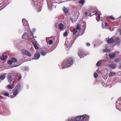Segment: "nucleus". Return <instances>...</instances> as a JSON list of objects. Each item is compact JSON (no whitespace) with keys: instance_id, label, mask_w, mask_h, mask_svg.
<instances>
[{"instance_id":"f257e3e1","label":"nucleus","mask_w":121,"mask_h":121,"mask_svg":"<svg viewBox=\"0 0 121 121\" xmlns=\"http://www.w3.org/2000/svg\"><path fill=\"white\" fill-rule=\"evenodd\" d=\"M73 62V58L69 57L64 60L62 63L61 66L62 69L67 68L71 65Z\"/></svg>"},{"instance_id":"f03ea898","label":"nucleus","mask_w":121,"mask_h":121,"mask_svg":"<svg viewBox=\"0 0 121 121\" xmlns=\"http://www.w3.org/2000/svg\"><path fill=\"white\" fill-rule=\"evenodd\" d=\"M97 11L94 8H91L89 10L85 13V14L86 15H87L88 16H91L95 14H96L97 13Z\"/></svg>"},{"instance_id":"7ed1b4c3","label":"nucleus","mask_w":121,"mask_h":121,"mask_svg":"<svg viewBox=\"0 0 121 121\" xmlns=\"http://www.w3.org/2000/svg\"><path fill=\"white\" fill-rule=\"evenodd\" d=\"M83 115L78 116L76 117L75 118H71L69 119L68 121H84L83 120Z\"/></svg>"},{"instance_id":"20e7f679","label":"nucleus","mask_w":121,"mask_h":121,"mask_svg":"<svg viewBox=\"0 0 121 121\" xmlns=\"http://www.w3.org/2000/svg\"><path fill=\"white\" fill-rule=\"evenodd\" d=\"M79 15V12L78 11H76L70 17V19L72 21H76L77 20Z\"/></svg>"},{"instance_id":"39448f33","label":"nucleus","mask_w":121,"mask_h":121,"mask_svg":"<svg viewBox=\"0 0 121 121\" xmlns=\"http://www.w3.org/2000/svg\"><path fill=\"white\" fill-rule=\"evenodd\" d=\"M22 53L24 55H26L29 57H31V55L30 53L27 50L22 49L21 51Z\"/></svg>"},{"instance_id":"423d86ee","label":"nucleus","mask_w":121,"mask_h":121,"mask_svg":"<svg viewBox=\"0 0 121 121\" xmlns=\"http://www.w3.org/2000/svg\"><path fill=\"white\" fill-rule=\"evenodd\" d=\"M78 54V56L80 57L86 56V54H84L83 51L82 49L79 50V52Z\"/></svg>"},{"instance_id":"0eeeda50","label":"nucleus","mask_w":121,"mask_h":121,"mask_svg":"<svg viewBox=\"0 0 121 121\" xmlns=\"http://www.w3.org/2000/svg\"><path fill=\"white\" fill-rule=\"evenodd\" d=\"M35 41H34L32 39L31 41L32 42L35 48L37 49H39V47L37 44V42L36 40Z\"/></svg>"},{"instance_id":"6e6552de","label":"nucleus","mask_w":121,"mask_h":121,"mask_svg":"<svg viewBox=\"0 0 121 121\" xmlns=\"http://www.w3.org/2000/svg\"><path fill=\"white\" fill-rule=\"evenodd\" d=\"M113 37H112L111 38L108 39L107 40V42L108 43H113L115 41V40L113 38Z\"/></svg>"},{"instance_id":"1a4fd4ad","label":"nucleus","mask_w":121,"mask_h":121,"mask_svg":"<svg viewBox=\"0 0 121 121\" xmlns=\"http://www.w3.org/2000/svg\"><path fill=\"white\" fill-rule=\"evenodd\" d=\"M22 21L23 23V25L25 28H26L28 26V22L25 19H22Z\"/></svg>"},{"instance_id":"9d476101","label":"nucleus","mask_w":121,"mask_h":121,"mask_svg":"<svg viewBox=\"0 0 121 121\" xmlns=\"http://www.w3.org/2000/svg\"><path fill=\"white\" fill-rule=\"evenodd\" d=\"M13 78L12 76L10 74H9L7 77L8 82L10 83L13 80Z\"/></svg>"},{"instance_id":"9b49d317","label":"nucleus","mask_w":121,"mask_h":121,"mask_svg":"<svg viewBox=\"0 0 121 121\" xmlns=\"http://www.w3.org/2000/svg\"><path fill=\"white\" fill-rule=\"evenodd\" d=\"M108 66L112 68V69H114L116 68V65L115 64H109L108 65Z\"/></svg>"},{"instance_id":"f8f14e48","label":"nucleus","mask_w":121,"mask_h":121,"mask_svg":"<svg viewBox=\"0 0 121 121\" xmlns=\"http://www.w3.org/2000/svg\"><path fill=\"white\" fill-rule=\"evenodd\" d=\"M34 56L35 59L37 60L40 57V55L38 53H36L35 54Z\"/></svg>"},{"instance_id":"ddd939ff","label":"nucleus","mask_w":121,"mask_h":121,"mask_svg":"<svg viewBox=\"0 0 121 121\" xmlns=\"http://www.w3.org/2000/svg\"><path fill=\"white\" fill-rule=\"evenodd\" d=\"M58 27L59 29L62 30L64 29V26L62 23H60L58 24Z\"/></svg>"},{"instance_id":"4468645a","label":"nucleus","mask_w":121,"mask_h":121,"mask_svg":"<svg viewBox=\"0 0 121 121\" xmlns=\"http://www.w3.org/2000/svg\"><path fill=\"white\" fill-rule=\"evenodd\" d=\"M83 115L84 117L83 120L84 121H88L89 118V116L86 115Z\"/></svg>"},{"instance_id":"2eb2a0df","label":"nucleus","mask_w":121,"mask_h":121,"mask_svg":"<svg viewBox=\"0 0 121 121\" xmlns=\"http://www.w3.org/2000/svg\"><path fill=\"white\" fill-rule=\"evenodd\" d=\"M116 73L114 72H110L109 75V77H110L112 76L115 75Z\"/></svg>"},{"instance_id":"dca6fc26","label":"nucleus","mask_w":121,"mask_h":121,"mask_svg":"<svg viewBox=\"0 0 121 121\" xmlns=\"http://www.w3.org/2000/svg\"><path fill=\"white\" fill-rule=\"evenodd\" d=\"M115 53H113L112 54L111 53L109 54V56L111 58H112L115 57Z\"/></svg>"},{"instance_id":"f3484780","label":"nucleus","mask_w":121,"mask_h":121,"mask_svg":"<svg viewBox=\"0 0 121 121\" xmlns=\"http://www.w3.org/2000/svg\"><path fill=\"white\" fill-rule=\"evenodd\" d=\"M18 93V90L17 89L14 90L13 93V95L14 96H16Z\"/></svg>"},{"instance_id":"a211bd4d","label":"nucleus","mask_w":121,"mask_h":121,"mask_svg":"<svg viewBox=\"0 0 121 121\" xmlns=\"http://www.w3.org/2000/svg\"><path fill=\"white\" fill-rule=\"evenodd\" d=\"M2 57L0 58V59L2 60H4L7 58V56L6 55H3Z\"/></svg>"},{"instance_id":"6ab92c4d","label":"nucleus","mask_w":121,"mask_h":121,"mask_svg":"<svg viewBox=\"0 0 121 121\" xmlns=\"http://www.w3.org/2000/svg\"><path fill=\"white\" fill-rule=\"evenodd\" d=\"M11 59L13 63H17V60L15 58L12 57Z\"/></svg>"},{"instance_id":"aec40b11","label":"nucleus","mask_w":121,"mask_h":121,"mask_svg":"<svg viewBox=\"0 0 121 121\" xmlns=\"http://www.w3.org/2000/svg\"><path fill=\"white\" fill-rule=\"evenodd\" d=\"M30 37L31 39H32V40L33 39V41H35V39L34 38V36L33 35V33L31 32V33L30 34Z\"/></svg>"},{"instance_id":"412c9836","label":"nucleus","mask_w":121,"mask_h":121,"mask_svg":"<svg viewBox=\"0 0 121 121\" xmlns=\"http://www.w3.org/2000/svg\"><path fill=\"white\" fill-rule=\"evenodd\" d=\"M120 41L119 38V37H117L115 39V42L117 44L120 43Z\"/></svg>"},{"instance_id":"4be33fe9","label":"nucleus","mask_w":121,"mask_h":121,"mask_svg":"<svg viewBox=\"0 0 121 121\" xmlns=\"http://www.w3.org/2000/svg\"><path fill=\"white\" fill-rule=\"evenodd\" d=\"M80 25L78 24H77L76 27V29L80 31Z\"/></svg>"},{"instance_id":"5701e85b","label":"nucleus","mask_w":121,"mask_h":121,"mask_svg":"<svg viewBox=\"0 0 121 121\" xmlns=\"http://www.w3.org/2000/svg\"><path fill=\"white\" fill-rule=\"evenodd\" d=\"M63 10L65 13H68V9L64 7Z\"/></svg>"},{"instance_id":"b1692460","label":"nucleus","mask_w":121,"mask_h":121,"mask_svg":"<svg viewBox=\"0 0 121 121\" xmlns=\"http://www.w3.org/2000/svg\"><path fill=\"white\" fill-rule=\"evenodd\" d=\"M5 78V76L3 75L0 76V79L3 80Z\"/></svg>"},{"instance_id":"393cba45","label":"nucleus","mask_w":121,"mask_h":121,"mask_svg":"<svg viewBox=\"0 0 121 121\" xmlns=\"http://www.w3.org/2000/svg\"><path fill=\"white\" fill-rule=\"evenodd\" d=\"M85 2V0H81L78 2V3L82 4H83Z\"/></svg>"},{"instance_id":"a878e982","label":"nucleus","mask_w":121,"mask_h":121,"mask_svg":"<svg viewBox=\"0 0 121 121\" xmlns=\"http://www.w3.org/2000/svg\"><path fill=\"white\" fill-rule=\"evenodd\" d=\"M27 35V33H25L23 35L22 38L23 39L26 38V36Z\"/></svg>"},{"instance_id":"bb28decb","label":"nucleus","mask_w":121,"mask_h":121,"mask_svg":"<svg viewBox=\"0 0 121 121\" xmlns=\"http://www.w3.org/2000/svg\"><path fill=\"white\" fill-rule=\"evenodd\" d=\"M108 17L111 19L114 20L115 19V18L113 17L112 16H108Z\"/></svg>"},{"instance_id":"cd10ccee","label":"nucleus","mask_w":121,"mask_h":121,"mask_svg":"<svg viewBox=\"0 0 121 121\" xmlns=\"http://www.w3.org/2000/svg\"><path fill=\"white\" fill-rule=\"evenodd\" d=\"M77 29L75 28H74V29L73 30V35H75L76 34V32H77Z\"/></svg>"},{"instance_id":"c85d7f7f","label":"nucleus","mask_w":121,"mask_h":121,"mask_svg":"<svg viewBox=\"0 0 121 121\" xmlns=\"http://www.w3.org/2000/svg\"><path fill=\"white\" fill-rule=\"evenodd\" d=\"M7 63L8 64L10 65H11L12 64L13 62L12 60H11V59L8 61Z\"/></svg>"},{"instance_id":"c756f323","label":"nucleus","mask_w":121,"mask_h":121,"mask_svg":"<svg viewBox=\"0 0 121 121\" xmlns=\"http://www.w3.org/2000/svg\"><path fill=\"white\" fill-rule=\"evenodd\" d=\"M100 13H99L98 14V19L97 18V17H96V20L97 21H99V20L100 18Z\"/></svg>"},{"instance_id":"7c9ffc66","label":"nucleus","mask_w":121,"mask_h":121,"mask_svg":"<svg viewBox=\"0 0 121 121\" xmlns=\"http://www.w3.org/2000/svg\"><path fill=\"white\" fill-rule=\"evenodd\" d=\"M46 52H44L43 51H42L41 52V55L44 56L46 54Z\"/></svg>"},{"instance_id":"2f4dec72","label":"nucleus","mask_w":121,"mask_h":121,"mask_svg":"<svg viewBox=\"0 0 121 121\" xmlns=\"http://www.w3.org/2000/svg\"><path fill=\"white\" fill-rule=\"evenodd\" d=\"M98 76V75L96 73H95L94 74V77L96 78Z\"/></svg>"},{"instance_id":"473e14b6","label":"nucleus","mask_w":121,"mask_h":121,"mask_svg":"<svg viewBox=\"0 0 121 121\" xmlns=\"http://www.w3.org/2000/svg\"><path fill=\"white\" fill-rule=\"evenodd\" d=\"M22 76L20 74H19L18 75V80L19 81L21 79V78H22Z\"/></svg>"},{"instance_id":"72a5a7b5","label":"nucleus","mask_w":121,"mask_h":121,"mask_svg":"<svg viewBox=\"0 0 121 121\" xmlns=\"http://www.w3.org/2000/svg\"><path fill=\"white\" fill-rule=\"evenodd\" d=\"M101 64L100 62V61H98L96 65L97 66H100Z\"/></svg>"},{"instance_id":"f704fd0d","label":"nucleus","mask_w":121,"mask_h":121,"mask_svg":"<svg viewBox=\"0 0 121 121\" xmlns=\"http://www.w3.org/2000/svg\"><path fill=\"white\" fill-rule=\"evenodd\" d=\"M7 87L9 89H12L13 88L11 86L9 85H8Z\"/></svg>"},{"instance_id":"c9c22d12","label":"nucleus","mask_w":121,"mask_h":121,"mask_svg":"<svg viewBox=\"0 0 121 121\" xmlns=\"http://www.w3.org/2000/svg\"><path fill=\"white\" fill-rule=\"evenodd\" d=\"M119 60L117 58L115 59V61L116 63H117V62H119Z\"/></svg>"},{"instance_id":"e433bc0d","label":"nucleus","mask_w":121,"mask_h":121,"mask_svg":"<svg viewBox=\"0 0 121 121\" xmlns=\"http://www.w3.org/2000/svg\"><path fill=\"white\" fill-rule=\"evenodd\" d=\"M52 40H50L49 42V45H51L52 44Z\"/></svg>"},{"instance_id":"4c0bfd02","label":"nucleus","mask_w":121,"mask_h":121,"mask_svg":"<svg viewBox=\"0 0 121 121\" xmlns=\"http://www.w3.org/2000/svg\"><path fill=\"white\" fill-rule=\"evenodd\" d=\"M4 95L6 96H8L9 95V94L8 93H4Z\"/></svg>"},{"instance_id":"58836bf2","label":"nucleus","mask_w":121,"mask_h":121,"mask_svg":"<svg viewBox=\"0 0 121 121\" xmlns=\"http://www.w3.org/2000/svg\"><path fill=\"white\" fill-rule=\"evenodd\" d=\"M67 35V32H65L63 33V36H66Z\"/></svg>"},{"instance_id":"ea45409f","label":"nucleus","mask_w":121,"mask_h":121,"mask_svg":"<svg viewBox=\"0 0 121 121\" xmlns=\"http://www.w3.org/2000/svg\"><path fill=\"white\" fill-rule=\"evenodd\" d=\"M105 26L107 27H109V25L106 22L105 23Z\"/></svg>"},{"instance_id":"a19ab883","label":"nucleus","mask_w":121,"mask_h":121,"mask_svg":"<svg viewBox=\"0 0 121 121\" xmlns=\"http://www.w3.org/2000/svg\"><path fill=\"white\" fill-rule=\"evenodd\" d=\"M86 45L87 46H90V44L89 43H86Z\"/></svg>"},{"instance_id":"79ce46f5","label":"nucleus","mask_w":121,"mask_h":121,"mask_svg":"<svg viewBox=\"0 0 121 121\" xmlns=\"http://www.w3.org/2000/svg\"><path fill=\"white\" fill-rule=\"evenodd\" d=\"M107 49H105L104 50V52H107Z\"/></svg>"},{"instance_id":"37998d69","label":"nucleus","mask_w":121,"mask_h":121,"mask_svg":"<svg viewBox=\"0 0 121 121\" xmlns=\"http://www.w3.org/2000/svg\"><path fill=\"white\" fill-rule=\"evenodd\" d=\"M120 35H121V30L120 32Z\"/></svg>"},{"instance_id":"c03bdc74","label":"nucleus","mask_w":121,"mask_h":121,"mask_svg":"<svg viewBox=\"0 0 121 121\" xmlns=\"http://www.w3.org/2000/svg\"><path fill=\"white\" fill-rule=\"evenodd\" d=\"M120 68H121V64L120 66Z\"/></svg>"},{"instance_id":"a18cd8bd","label":"nucleus","mask_w":121,"mask_h":121,"mask_svg":"<svg viewBox=\"0 0 121 121\" xmlns=\"http://www.w3.org/2000/svg\"><path fill=\"white\" fill-rule=\"evenodd\" d=\"M18 66V65H17V66Z\"/></svg>"}]
</instances>
